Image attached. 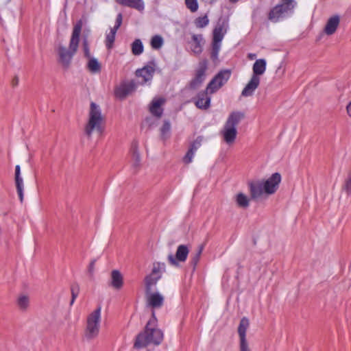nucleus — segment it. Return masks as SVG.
<instances>
[{"label": "nucleus", "mask_w": 351, "mask_h": 351, "mask_svg": "<svg viewBox=\"0 0 351 351\" xmlns=\"http://www.w3.org/2000/svg\"><path fill=\"white\" fill-rule=\"evenodd\" d=\"M82 28V21L80 20L77 21L73 27L69 48L67 49L62 45L58 48V60L64 69H69L73 58L77 51Z\"/></svg>", "instance_id": "f257e3e1"}, {"label": "nucleus", "mask_w": 351, "mask_h": 351, "mask_svg": "<svg viewBox=\"0 0 351 351\" xmlns=\"http://www.w3.org/2000/svg\"><path fill=\"white\" fill-rule=\"evenodd\" d=\"M157 319L155 311H152V318L147 322L144 332L139 333L136 338L134 347L141 348L148 344L159 345L163 339V332L156 328Z\"/></svg>", "instance_id": "f03ea898"}, {"label": "nucleus", "mask_w": 351, "mask_h": 351, "mask_svg": "<svg viewBox=\"0 0 351 351\" xmlns=\"http://www.w3.org/2000/svg\"><path fill=\"white\" fill-rule=\"evenodd\" d=\"M280 182V174L279 173H274L265 180H263L250 182L249 189L252 199H258L264 193L267 195L274 194L278 189Z\"/></svg>", "instance_id": "7ed1b4c3"}, {"label": "nucleus", "mask_w": 351, "mask_h": 351, "mask_svg": "<svg viewBox=\"0 0 351 351\" xmlns=\"http://www.w3.org/2000/svg\"><path fill=\"white\" fill-rule=\"evenodd\" d=\"M243 117L244 114L239 111H234L229 114L220 131V134L227 145H231L235 142L237 136V127Z\"/></svg>", "instance_id": "20e7f679"}, {"label": "nucleus", "mask_w": 351, "mask_h": 351, "mask_svg": "<svg viewBox=\"0 0 351 351\" xmlns=\"http://www.w3.org/2000/svg\"><path fill=\"white\" fill-rule=\"evenodd\" d=\"M104 117L102 114L101 109L95 102H91L88 112V120L85 126V134L90 136L93 132L101 134L104 130Z\"/></svg>", "instance_id": "39448f33"}, {"label": "nucleus", "mask_w": 351, "mask_h": 351, "mask_svg": "<svg viewBox=\"0 0 351 351\" xmlns=\"http://www.w3.org/2000/svg\"><path fill=\"white\" fill-rule=\"evenodd\" d=\"M267 62L264 58L257 59L252 66V75L242 90L241 95L243 97L252 96L260 84V76L263 75L266 71Z\"/></svg>", "instance_id": "423d86ee"}, {"label": "nucleus", "mask_w": 351, "mask_h": 351, "mask_svg": "<svg viewBox=\"0 0 351 351\" xmlns=\"http://www.w3.org/2000/svg\"><path fill=\"white\" fill-rule=\"evenodd\" d=\"M295 0H281V2L273 8L269 14V19L274 23L279 22L291 16L297 6Z\"/></svg>", "instance_id": "0eeeda50"}, {"label": "nucleus", "mask_w": 351, "mask_h": 351, "mask_svg": "<svg viewBox=\"0 0 351 351\" xmlns=\"http://www.w3.org/2000/svg\"><path fill=\"white\" fill-rule=\"evenodd\" d=\"M101 306L97 307L87 317L85 337L87 339L96 338L99 332L101 322Z\"/></svg>", "instance_id": "6e6552de"}, {"label": "nucleus", "mask_w": 351, "mask_h": 351, "mask_svg": "<svg viewBox=\"0 0 351 351\" xmlns=\"http://www.w3.org/2000/svg\"><path fill=\"white\" fill-rule=\"evenodd\" d=\"M231 76V71L224 69L220 71L207 85V90L210 93H214L223 86L230 79Z\"/></svg>", "instance_id": "1a4fd4ad"}, {"label": "nucleus", "mask_w": 351, "mask_h": 351, "mask_svg": "<svg viewBox=\"0 0 351 351\" xmlns=\"http://www.w3.org/2000/svg\"><path fill=\"white\" fill-rule=\"evenodd\" d=\"M156 66L157 64L155 60H152L149 61L143 68L136 70V75L142 78L141 84H151Z\"/></svg>", "instance_id": "9d476101"}, {"label": "nucleus", "mask_w": 351, "mask_h": 351, "mask_svg": "<svg viewBox=\"0 0 351 351\" xmlns=\"http://www.w3.org/2000/svg\"><path fill=\"white\" fill-rule=\"evenodd\" d=\"M123 21V15L121 13H119L117 16L115 24L113 27L110 28L108 33L106 34L105 44L106 47L110 49L113 47L117 32L121 27Z\"/></svg>", "instance_id": "9b49d317"}, {"label": "nucleus", "mask_w": 351, "mask_h": 351, "mask_svg": "<svg viewBox=\"0 0 351 351\" xmlns=\"http://www.w3.org/2000/svg\"><path fill=\"white\" fill-rule=\"evenodd\" d=\"M136 88V84L134 81L122 83L115 89L114 94L117 97L122 99L134 91Z\"/></svg>", "instance_id": "f8f14e48"}, {"label": "nucleus", "mask_w": 351, "mask_h": 351, "mask_svg": "<svg viewBox=\"0 0 351 351\" xmlns=\"http://www.w3.org/2000/svg\"><path fill=\"white\" fill-rule=\"evenodd\" d=\"M209 90L207 88L197 93L195 98H194V102L196 107L202 110H207L210 106L211 97L208 95Z\"/></svg>", "instance_id": "ddd939ff"}, {"label": "nucleus", "mask_w": 351, "mask_h": 351, "mask_svg": "<svg viewBox=\"0 0 351 351\" xmlns=\"http://www.w3.org/2000/svg\"><path fill=\"white\" fill-rule=\"evenodd\" d=\"M189 254V249L185 245H180L178 247L176 253V258L173 254H169L168 256V260L169 263L173 265H178V262L181 261L184 262L186 260Z\"/></svg>", "instance_id": "4468645a"}, {"label": "nucleus", "mask_w": 351, "mask_h": 351, "mask_svg": "<svg viewBox=\"0 0 351 351\" xmlns=\"http://www.w3.org/2000/svg\"><path fill=\"white\" fill-rule=\"evenodd\" d=\"M206 64L205 63L200 64L196 70L194 78L190 82V86L193 89L198 88L204 81L206 78Z\"/></svg>", "instance_id": "2eb2a0df"}, {"label": "nucleus", "mask_w": 351, "mask_h": 351, "mask_svg": "<svg viewBox=\"0 0 351 351\" xmlns=\"http://www.w3.org/2000/svg\"><path fill=\"white\" fill-rule=\"evenodd\" d=\"M204 43V38L202 34H192V40L189 43L192 52L199 55L202 52Z\"/></svg>", "instance_id": "dca6fc26"}, {"label": "nucleus", "mask_w": 351, "mask_h": 351, "mask_svg": "<svg viewBox=\"0 0 351 351\" xmlns=\"http://www.w3.org/2000/svg\"><path fill=\"white\" fill-rule=\"evenodd\" d=\"M149 306L154 308H160L164 303V297L159 292L149 293L147 295Z\"/></svg>", "instance_id": "f3484780"}, {"label": "nucleus", "mask_w": 351, "mask_h": 351, "mask_svg": "<svg viewBox=\"0 0 351 351\" xmlns=\"http://www.w3.org/2000/svg\"><path fill=\"white\" fill-rule=\"evenodd\" d=\"M165 103L162 98L154 99L149 106V111L151 114L157 118H160L163 113L162 105Z\"/></svg>", "instance_id": "a211bd4d"}, {"label": "nucleus", "mask_w": 351, "mask_h": 351, "mask_svg": "<svg viewBox=\"0 0 351 351\" xmlns=\"http://www.w3.org/2000/svg\"><path fill=\"white\" fill-rule=\"evenodd\" d=\"M340 21L339 16L338 15H334L328 19L326 25L324 28V32L327 35L333 34L337 30Z\"/></svg>", "instance_id": "6ab92c4d"}, {"label": "nucleus", "mask_w": 351, "mask_h": 351, "mask_svg": "<svg viewBox=\"0 0 351 351\" xmlns=\"http://www.w3.org/2000/svg\"><path fill=\"white\" fill-rule=\"evenodd\" d=\"M117 2L123 6L134 8L139 12L145 10V3L143 0H117Z\"/></svg>", "instance_id": "aec40b11"}, {"label": "nucleus", "mask_w": 351, "mask_h": 351, "mask_svg": "<svg viewBox=\"0 0 351 351\" xmlns=\"http://www.w3.org/2000/svg\"><path fill=\"white\" fill-rule=\"evenodd\" d=\"M226 32L227 28L225 23L218 24L213 30V42L221 43Z\"/></svg>", "instance_id": "412c9836"}, {"label": "nucleus", "mask_w": 351, "mask_h": 351, "mask_svg": "<svg viewBox=\"0 0 351 351\" xmlns=\"http://www.w3.org/2000/svg\"><path fill=\"white\" fill-rule=\"evenodd\" d=\"M123 284V276L119 271L112 270L111 272V285L116 289H119Z\"/></svg>", "instance_id": "4be33fe9"}, {"label": "nucleus", "mask_w": 351, "mask_h": 351, "mask_svg": "<svg viewBox=\"0 0 351 351\" xmlns=\"http://www.w3.org/2000/svg\"><path fill=\"white\" fill-rule=\"evenodd\" d=\"M160 279V278L159 276H154L152 274L147 276L145 278L146 291L147 293L149 292L152 287L156 285Z\"/></svg>", "instance_id": "5701e85b"}, {"label": "nucleus", "mask_w": 351, "mask_h": 351, "mask_svg": "<svg viewBox=\"0 0 351 351\" xmlns=\"http://www.w3.org/2000/svg\"><path fill=\"white\" fill-rule=\"evenodd\" d=\"M235 202L239 207L246 208L250 205L249 197L243 193H239L235 196Z\"/></svg>", "instance_id": "b1692460"}, {"label": "nucleus", "mask_w": 351, "mask_h": 351, "mask_svg": "<svg viewBox=\"0 0 351 351\" xmlns=\"http://www.w3.org/2000/svg\"><path fill=\"white\" fill-rule=\"evenodd\" d=\"M249 326V321L246 317H243L239 323L238 332L240 339H246V331Z\"/></svg>", "instance_id": "393cba45"}, {"label": "nucleus", "mask_w": 351, "mask_h": 351, "mask_svg": "<svg viewBox=\"0 0 351 351\" xmlns=\"http://www.w3.org/2000/svg\"><path fill=\"white\" fill-rule=\"evenodd\" d=\"M132 53L134 56H140L144 51V46L141 39H135L131 45Z\"/></svg>", "instance_id": "a878e982"}, {"label": "nucleus", "mask_w": 351, "mask_h": 351, "mask_svg": "<svg viewBox=\"0 0 351 351\" xmlns=\"http://www.w3.org/2000/svg\"><path fill=\"white\" fill-rule=\"evenodd\" d=\"M87 63L88 69L93 73H99L101 71V66L98 60L95 58H88Z\"/></svg>", "instance_id": "bb28decb"}, {"label": "nucleus", "mask_w": 351, "mask_h": 351, "mask_svg": "<svg viewBox=\"0 0 351 351\" xmlns=\"http://www.w3.org/2000/svg\"><path fill=\"white\" fill-rule=\"evenodd\" d=\"M165 264L164 263L156 262L154 263L152 274L159 276L161 278L162 274L165 271Z\"/></svg>", "instance_id": "cd10ccee"}, {"label": "nucleus", "mask_w": 351, "mask_h": 351, "mask_svg": "<svg viewBox=\"0 0 351 351\" xmlns=\"http://www.w3.org/2000/svg\"><path fill=\"white\" fill-rule=\"evenodd\" d=\"M15 182H16V190H17V193H18L20 201H21V202H22L23 200V190H24L23 178L22 177H16Z\"/></svg>", "instance_id": "c85d7f7f"}, {"label": "nucleus", "mask_w": 351, "mask_h": 351, "mask_svg": "<svg viewBox=\"0 0 351 351\" xmlns=\"http://www.w3.org/2000/svg\"><path fill=\"white\" fill-rule=\"evenodd\" d=\"M164 40L159 35L154 36L151 39V46L154 49H159L163 45Z\"/></svg>", "instance_id": "c756f323"}, {"label": "nucleus", "mask_w": 351, "mask_h": 351, "mask_svg": "<svg viewBox=\"0 0 351 351\" xmlns=\"http://www.w3.org/2000/svg\"><path fill=\"white\" fill-rule=\"evenodd\" d=\"M221 47V43L212 42V50L210 57L213 61H215L218 59Z\"/></svg>", "instance_id": "7c9ffc66"}, {"label": "nucleus", "mask_w": 351, "mask_h": 351, "mask_svg": "<svg viewBox=\"0 0 351 351\" xmlns=\"http://www.w3.org/2000/svg\"><path fill=\"white\" fill-rule=\"evenodd\" d=\"M171 131V124L169 121H165L160 129L161 137L166 139L169 137Z\"/></svg>", "instance_id": "2f4dec72"}, {"label": "nucleus", "mask_w": 351, "mask_h": 351, "mask_svg": "<svg viewBox=\"0 0 351 351\" xmlns=\"http://www.w3.org/2000/svg\"><path fill=\"white\" fill-rule=\"evenodd\" d=\"M29 298L26 295H21L17 300V304L21 310H26L29 306Z\"/></svg>", "instance_id": "473e14b6"}, {"label": "nucleus", "mask_w": 351, "mask_h": 351, "mask_svg": "<svg viewBox=\"0 0 351 351\" xmlns=\"http://www.w3.org/2000/svg\"><path fill=\"white\" fill-rule=\"evenodd\" d=\"M209 23V20L206 15L204 16H199L195 21V24L197 27L203 28L205 27Z\"/></svg>", "instance_id": "72a5a7b5"}, {"label": "nucleus", "mask_w": 351, "mask_h": 351, "mask_svg": "<svg viewBox=\"0 0 351 351\" xmlns=\"http://www.w3.org/2000/svg\"><path fill=\"white\" fill-rule=\"evenodd\" d=\"M185 4L191 12H195L198 10L197 0H185Z\"/></svg>", "instance_id": "f704fd0d"}, {"label": "nucleus", "mask_w": 351, "mask_h": 351, "mask_svg": "<svg viewBox=\"0 0 351 351\" xmlns=\"http://www.w3.org/2000/svg\"><path fill=\"white\" fill-rule=\"evenodd\" d=\"M132 160H133V166L134 167H138L140 165L141 162V156L140 154L137 150V148L134 147L133 153H132Z\"/></svg>", "instance_id": "c9c22d12"}, {"label": "nucleus", "mask_w": 351, "mask_h": 351, "mask_svg": "<svg viewBox=\"0 0 351 351\" xmlns=\"http://www.w3.org/2000/svg\"><path fill=\"white\" fill-rule=\"evenodd\" d=\"M202 250H203V247L202 246L199 247L197 252L191 257V263L193 265L194 268L196 267V265H197V263L199 261Z\"/></svg>", "instance_id": "e433bc0d"}, {"label": "nucleus", "mask_w": 351, "mask_h": 351, "mask_svg": "<svg viewBox=\"0 0 351 351\" xmlns=\"http://www.w3.org/2000/svg\"><path fill=\"white\" fill-rule=\"evenodd\" d=\"M195 153H193L192 150L189 149L183 158V161L185 163L189 164L192 162Z\"/></svg>", "instance_id": "4c0bfd02"}, {"label": "nucleus", "mask_w": 351, "mask_h": 351, "mask_svg": "<svg viewBox=\"0 0 351 351\" xmlns=\"http://www.w3.org/2000/svg\"><path fill=\"white\" fill-rule=\"evenodd\" d=\"M343 188L348 195H351V174L348 176L346 180Z\"/></svg>", "instance_id": "58836bf2"}, {"label": "nucleus", "mask_w": 351, "mask_h": 351, "mask_svg": "<svg viewBox=\"0 0 351 351\" xmlns=\"http://www.w3.org/2000/svg\"><path fill=\"white\" fill-rule=\"evenodd\" d=\"M83 50H84V56L88 58H90L89 46H88V41L86 40V39H84L83 40Z\"/></svg>", "instance_id": "ea45409f"}, {"label": "nucleus", "mask_w": 351, "mask_h": 351, "mask_svg": "<svg viewBox=\"0 0 351 351\" xmlns=\"http://www.w3.org/2000/svg\"><path fill=\"white\" fill-rule=\"evenodd\" d=\"M240 351H250L246 339H240Z\"/></svg>", "instance_id": "a19ab883"}, {"label": "nucleus", "mask_w": 351, "mask_h": 351, "mask_svg": "<svg viewBox=\"0 0 351 351\" xmlns=\"http://www.w3.org/2000/svg\"><path fill=\"white\" fill-rule=\"evenodd\" d=\"M199 146H200V142L197 141H195L194 142H193L191 144L189 149L192 150L193 152L195 154L196 151L199 147Z\"/></svg>", "instance_id": "79ce46f5"}, {"label": "nucleus", "mask_w": 351, "mask_h": 351, "mask_svg": "<svg viewBox=\"0 0 351 351\" xmlns=\"http://www.w3.org/2000/svg\"><path fill=\"white\" fill-rule=\"evenodd\" d=\"M72 299L71 300V305L74 303L75 298L77 297V291H75L74 288L71 289Z\"/></svg>", "instance_id": "37998d69"}, {"label": "nucleus", "mask_w": 351, "mask_h": 351, "mask_svg": "<svg viewBox=\"0 0 351 351\" xmlns=\"http://www.w3.org/2000/svg\"><path fill=\"white\" fill-rule=\"evenodd\" d=\"M16 177H21V168L20 165H17L15 167V178Z\"/></svg>", "instance_id": "c03bdc74"}, {"label": "nucleus", "mask_w": 351, "mask_h": 351, "mask_svg": "<svg viewBox=\"0 0 351 351\" xmlns=\"http://www.w3.org/2000/svg\"><path fill=\"white\" fill-rule=\"evenodd\" d=\"M347 112L350 117H351V101L348 104L347 107Z\"/></svg>", "instance_id": "a18cd8bd"}, {"label": "nucleus", "mask_w": 351, "mask_h": 351, "mask_svg": "<svg viewBox=\"0 0 351 351\" xmlns=\"http://www.w3.org/2000/svg\"><path fill=\"white\" fill-rule=\"evenodd\" d=\"M94 265H95V261H93L90 263V265H89V271H90V272H92V271H93V268H94Z\"/></svg>", "instance_id": "49530a36"}, {"label": "nucleus", "mask_w": 351, "mask_h": 351, "mask_svg": "<svg viewBox=\"0 0 351 351\" xmlns=\"http://www.w3.org/2000/svg\"><path fill=\"white\" fill-rule=\"evenodd\" d=\"M256 55L255 53H249L248 58L251 60H253L256 58Z\"/></svg>", "instance_id": "de8ad7c7"}, {"label": "nucleus", "mask_w": 351, "mask_h": 351, "mask_svg": "<svg viewBox=\"0 0 351 351\" xmlns=\"http://www.w3.org/2000/svg\"><path fill=\"white\" fill-rule=\"evenodd\" d=\"M13 83L16 84L18 83V78L14 79Z\"/></svg>", "instance_id": "09e8293b"}, {"label": "nucleus", "mask_w": 351, "mask_h": 351, "mask_svg": "<svg viewBox=\"0 0 351 351\" xmlns=\"http://www.w3.org/2000/svg\"><path fill=\"white\" fill-rule=\"evenodd\" d=\"M237 1H238V0H230V2H232V3H235V2H237Z\"/></svg>", "instance_id": "8fccbe9b"}]
</instances>
